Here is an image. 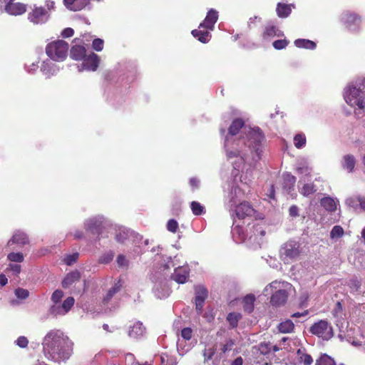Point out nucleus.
<instances>
[{"mask_svg": "<svg viewBox=\"0 0 365 365\" xmlns=\"http://www.w3.org/2000/svg\"><path fill=\"white\" fill-rule=\"evenodd\" d=\"M43 349L45 356L52 361H66L73 352V343L61 330L48 331L43 338Z\"/></svg>", "mask_w": 365, "mask_h": 365, "instance_id": "f257e3e1", "label": "nucleus"}, {"mask_svg": "<svg viewBox=\"0 0 365 365\" xmlns=\"http://www.w3.org/2000/svg\"><path fill=\"white\" fill-rule=\"evenodd\" d=\"M86 41H89L86 35L82 36V38H77L74 39L75 45L71 50V56L72 58L76 61H81L78 68L79 71H90L91 69V54H86V49L84 46H88V43H86Z\"/></svg>", "mask_w": 365, "mask_h": 365, "instance_id": "f03ea898", "label": "nucleus"}, {"mask_svg": "<svg viewBox=\"0 0 365 365\" xmlns=\"http://www.w3.org/2000/svg\"><path fill=\"white\" fill-rule=\"evenodd\" d=\"M289 284L274 281L268 284L264 292L271 293L270 304L273 307H281L286 304L288 298L287 287Z\"/></svg>", "mask_w": 365, "mask_h": 365, "instance_id": "7ed1b4c3", "label": "nucleus"}, {"mask_svg": "<svg viewBox=\"0 0 365 365\" xmlns=\"http://www.w3.org/2000/svg\"><path fill=\"white\" fill-rule=\"evenodd\" d=\"M264 140V135L258 127L249 128L246 135V141L243 143L246 145L252 153H255L256 158L253 159L256 161L262 159V142Z\"/></svg>", "mask_w": 365, "mask_h": 365, "instance_id": "20e7f679", "label": "nucleus"}, {"mask_svg": "<svg viewBox=\"0 0 365 365\" xmlns=\"http://www.w3.org/2000/svg\"><path fill=\"white\" fill-rule=\"evenodd\" d=\"M68 44L63 40L53 41L46 46V54L53 61H63L68 53Z\"/></svg>", "mask_w": 365, "mask_h": 365, "instance_id": "39448f33", "label": "nucleus"}, {"mask_svg": "<svg viewBox=\"0 0 365 365\" xmlns=\"http://www.w3.org/2000/svg\"><path fill=\"white\" fill-rule=\"evenodd\" d=\"M299 245L294 241H288L282 245L279 250L280 258L284 263L296 259L300 255Z\"/></svg>", "mask_w": 365, "mask_h": 365, "instance_id": "423d86ee", "label": "nucleus"}, {"mask_svg": "<svg viewBox=\"0 0 365 365\" xmlns=\"http://www.w3.org/2000/svg\"><path fill=\"white\" fill-rule=\"evenodd\" d=\"M365 95L362 93L360 86L359 88L350 86L345 94V99L348 104L351 106H357L361 109L365 108Z\"/></svg>", "mask_w": 365, "mask_h": 365, "instance_id": "0eeeda50", "label": "nucleus"}, {"mask_svg": "<svg viewBox=\"0 0 365 365\" xmlns=\"http://www.w3.org/2000/svg\"><path fill=\"white\" fill-rule=\"evenodd\" d=\"M309 331L324 340L330 339L334 335L332 327L327 320H319L314 323L309 328Z\"/></svg>", "mask_w": 365, "mask_h": 365, "instance_id": "6e6552de", "label": "nucleus"}, {"mask_svg": "<svg viewBox=\"0 0 365 365\" xmlns=\"http://www.w3.org/2000/svg\"><path fill=\"white\" fill-rule=\"evenodd\" d=\"M74 302L73 297H68L62 303L60 302L56 304H53L50 308V312L54 316H63L73 307Z\"/></svg>", "mask_w": 365, "mask_h": 365, "instance_id": "1a4fd4ad", "label": "nucleus"}, {"mask_svg": "<svg viewBox=\"0 0 365 365\" xmlns=\"http://www.w3.org/2000/svg\"><path fill=\"white\" fill-rule=\"evenodd\" d=\"M195 308H196L197 314H200L202 311L205 301L207 298L208 291L205 287L200 286V285L195 287Z\"/></svg>", "mask_w": 365, "mask_h": 365, "instance_id": "9d476101", "label": "nucleus"}, {"mask_svg": "<svg viewBox=\"0 0 365 365\" xmlns=\"http://www.w3.org/2000/svg\"><path fill=\"white\" fill-rule=\"evenodd\" d=\"M29 21L35 24H43L48 19L46 10L42 7H35L28 16Z\"/></svg>", "mask_w": 365, "mask_h": 365, "instance_id": "9b49d317", "label": "nucleus"}, {"mask_svg": "<svg viewBox=\"0 0 365 365\" xmlns=\"http://www.w3.org/2000/svg\"><path fill=\"white\" fill-rule=\"evenodd\" d=\"M235 212L238 219L242 220L247 217L252 216L255 210L249 202H243L236 206Z\"/></svg>", "mask_w": 365, "mask_h": 365, "instance_id": "f8f14e48", "label": "nucleus"}, {"mask_svg": "<svg viewBox=\"0 0 365 365\" xmlns=\"http://www.w3.org/2000/svg\"><path fill=\"white\" fill-rule=\"evenodd\" d=\"M217 19L218 12L214 9H210L204 21L200 24V29H207L212 31Z\"/></svg>", "mask_w": 365, "mask_h": 365, "instance_id": "ddd939ff", "label": "nucleus"}, {"mask_svg": "<svg viewBox=\"0 0 365 365\" xmlns=\"http://www.w3.org/2000/svg\"><path fill=\"white\" fill-rule=\"evenodd\" d=\"M108 226L107 220L103 216H96L93 219V236L96 234L99 238L101 235H103L104 230Z\"/></svg>", "mask_w": 365, "mask_h": 365, "instance_id": "4468645a", "label": "nucleus"}, {"mask_svg": "<svg viewBox=\"0 0 365 365\" xmlns=\"http://www.w3.org/2000/svg\"><path fill=\"white\" fill-rule=\"evenodd\" d=\"M90 0H63L65 6L73 11H77L83 9L88 5Z\"/></svg>", "mask_w": 365, "mask_h": 365, "instance_id": "2eb2a0df", "label": "nucleus"}, {"mask_svg": "<svg viewBox=\"0 0 365 365\" xmlns=\"http://www.w3.org/2000/svg\"><path fill=\"white\" fill-rule=\"evenodd\" d=\"M189 277V270L187 267H179L172 274V279L179 284H183Z\"/></svg>", "mask_w": 365, "mask_h": 365, "instance_id": "dca6fc26", "label": "nucleus"}, {"mask_svg": "<svg viewBox=\"0 0 365 365\" xmlns=\"http://www.w3.org/2000/svg\"><path fill=\"white\" fill-rule=\"evenodd\" d=\"M210 31V29H200L199 26L197 29L192 30L191 33L192 35L199 41L205 43H207L211 38Z\"/></svg>", "mask_w": 365, "mask_h": 365, "instance_id": "f3484780", "label": "nucleus"}, {"mask_svg": "<svg viewBox=\"0 0 365 365\" xmlns=\"http://www.w3.org/2000/svg\"><path fill=\"white\" fill-rule=\"evenodd\" d=\"M6 11L11 15H21L26 11V6L20 3H8L5 7Z\"/></svg>", "mask_w": 365, "mask_h": 365, "instance_id": "a211bd4d", "label": "nucleus"}, {"mask_svg": "<svg viewBox=\"0 0 365 365\" xmlns=\"http://www.w3.org/2000/svg\"><path fill=\"white\" fill-rule=\"evenodd\" d=\"M29 243V238L24 232L16 231L12 238L8 242V245L16 244L19 246H24Z\"/></svg>", "mask_w": 365, "mask_h": 365, "instance_id": "6ab92c4d", "label": "nucleus"}, {"mask_svg": "<svg viewBox=\"0 0 365 365\" xmlns=\"http://www.w3.org/2000/svg\"><path fill=\"white\" fill-rule=\"evenodd\" d=\"M145 330V328L143 323L136 322L132 327H130L128 336L134 339H138L143 335Z\"/></svg>", "mask_w": 365, "mask_h": 365, "instance_id": "aec40b11", "label": "nucleus"}, {"mask_svg": "<svg viewBox=\"0 0 365 365\" xmlns=\"http://www.w3.org/2000/svg\"><path fill=\"white\" fill-rule=\"evenodd\" d=\"M296 182V178L290 173H286L283 175V188L288 193L294 190V187Z\"/></svg>", "mask_w": 365, "mask_h": 365, "instance_id": "412c9836", "label": "nucleus"}, {"mask_svg": "<svg viewBox=\"0 0 365 365\" xmlns=\"http://www.w3.org/2000/svg\"><path fill=\"white\" fill-rule=\"evenodd\" d=\"M80 273L78 271H73L68 273L62 281V286L63 288H68L72 285L75 282L80 279Z\"/></svg>", "mask_w": 365, "mask_h": 365, "instance_id": "4be33fe9", "label": "nucleus"}, {"mask_svg": "<svg viewBox=\"0 0 365 365\" xmlns=\"http://www.w3.org/2000/svg\"><path fill=\"white\" fill-rule=\"evenodd\" d=\"M245 125V121L242 118L235 119L228 128V133L231 135H237Z\"/></svg>", "mask_w": 365, "mask_h": 365, "instance_id": "5701e85b", "label": "nucleus"}, {"mask_svg": "<svg viewBox=\"0 0 365 365\" xmlns=\"http://www.w3.org/2000/svg\"><path fill=\"white\" fill-rule=\"evenodd\" d=\"M295 46L300 48L310 49L314 50L317 47V44L315 42L304 38H298L296 39L294 42Z\"/></svg>", "mask_w": 365, "mask_h": 365, "instance_id": "b1692460", "label": "nucleus"}, {"mask_svg": "<svg viewBox=\"0 0 365 365\" xmlns=\"http://www.w3.org/2000/svg\"><path fill=\"white\" fill-rule=\"evenodd\" d=\"M276 12L279 18H287L292 12L291 5L278 3L276 8Z\"/></svg>", "mask_w": 365, "mask_h": 365, "instance_id": "393cba45", "label": "nucleus"}, {"mask_svg": "<svg viewBox=\"0 0 365 365\" xmlns=\"http://www.w3.org/2000/svg\"><path fill=\"white\" fill-rule=\"evenodd\" d=\"M255 297L254 294H247L243 299V309L247 313H251L254 310Z\"/></svg>", "mask_w": 365, "mask_h": 365, "instance_id": "a878e982", "label": "nucleus"}, {"mask_svg": "<svg viewBox=\"0 0 365 365\" xmlns=\"http://www.w3.org/2000/svg\"><path fill=\"white\" fill-rule=\"evenodd\" d=\"M41 71L43 73L46 78H50L51 76L55 74L57 69L55 68V65L51 61H45L43 63Z\"/></svg>", "mask_w": 365, "mask_h": 365, "instance_id": "bb28decb", "label": "nucleus"}, {"mask_svg": "<svg viewBox=\"0 0 365 365\" xmlns=\"http://www.w3.org/2000/svg\"><path fill=\"white\" fill-rule=\"evenodd\" d=\"M321 205L327 211L334 212L336 210L334 200L330 197H325L321 200Z\"/></svg>", "mask_w": 365, "mask_h": 365, "instance_id": "cd10ccee", "label": "nucleus"}, {"mask_svg": "<svg viewBox=\"0 0 365 365\" xmlns=\"http://www.w3.org/2000/svg\"><path fill=\"white\" fill-rule=\"evenodd\" d=\"M356 160L352 155H346L344 156L343 167L349 172H352L354 169Z\"/></svg>", "mask_w": 365, "mask_h": 365, "instance_id": "c85d7f7f", "label": "nucleus"}, {"mask_svg": "<svg viewBox=\"0 0 365 365\" xmlns=\"http://www.w3.org/2000/svg\"><path fill=\"white\" fill-rule=\"evenodd\" d=\"M277 328L279 331L281 333H290L294 330V325L292 320L287 319L281 322L278 325Z\"/></svg>", "mask_w": 365, "mask_h": 365, "instance_id": "c756f323", "label": "nucleus"}, {"mask_svg": "<svg viewBox=\"0 0 365 365\" xmlns=\"http://www.w3.org/2000/svg\"><path fill=\"white\" fill-rule=\"evenodd\" d=\"M226 155L229 159L233 158H240L242 162L243 163L246 159V154L242 150L238 149L230 150L229 148H227Z\"/></svg>", "mask_w": 365, "mask_h": 365, "instance_id": "7c9ffc66", "label": "nucleus"}, {"mask_svg": "<svg viewBox=\"0 0 365 365\" xmlns=\"http://www.w3.org/2000/svg\"><path fill=\"white\" fill-rule=\"evenodd\" d=\"M242 318L240 313L231 312L227 317V321L229 322L230 327L232 329L236 328L238 325L239 320Z\"/></svg>", "mask_w": 365, "mask_h": 365, "instance_id": "2f4dec72", "label": "nucleus"}, {"mask_svg": "<svg viewBox=\"0 0 365 365\" xmlns=\"http://www.w3.org/2000/svg\"><path fill=\"white\" fill-rule=\"evenodd\" d=\"M278 31L279 30L275 26H267L262 34V38L267 39L275 36H279L280 34L277 33Z\"/></svg>", "mask_w": 365, "mask_h": 365, "instance_id": "473e14b6", "label": "nucleus"}, {"mask_svg": "<svg viewBox=\"0 0 365 365\" xmlns=\"http://www.w3.org/2000/svg\"><path fill=\"white\" fill-rule=\"evenodd\" d=\"M120 287L121 285L119 283H117L112 288H110L103 298V303L107 304L113 298V297L120 290Z\"/></svg>", "mask_w": 365, "mask_h": 365, "instance_id": "72a5a7b5", "label": "nucleus"}, {"mask_svg": "<svg viewBox=\"0 0 365 365\" xmlns=\"http://www.w3.org/2000/svg\"><path fill=\"white\" fill-rule=\"evenodd\" d=\"M343 19L346 26H351V24L360 21V17L356 14L347 13L344 15Z\"/></svg>", "mask_w": 365, "mask_h": 365, "instance_id": "f704fd0d", "label": "nucleus"}, {"mask_svg": "<svg viewBox=\"0 0 365 365\" xmlns=\"http://www.w3.org/2000/svg\"><path fill=\"white\" fill-rule=\"evenodd\" d=\"M317 190L314 183H307L303 185L301 189L300 193L304 196H309Z\"/></svg>", "mask_w": 365, "mask_h": 365, "instance_id": "c9c22d12", "label": "nucleus"}, {"mask_svg": "<svg viewBox=\"0 0 365 365\" xmlns=\"http://www.w3.org/2000/svg\"><path fill=\"white\" fill-rule=\"evenodd\" d=\"M190 208L195 215H201L205 212V207L197 201L190 203Z\"/></svg>", "mask_w": 365, "mask_h": 365, "instance_id": "e433bc0d", "label": "nucleus"}, {"mask_svg": "<svg viewBox=\"0 0 365 365\" xmlns=\"http://www.w3.org/2000/svg\"><path fill=\"white\" fill-rule=\"evenodd\" d=\"M306 137L304 134L299 133L294 137V146L298 149L303 148L306 145Z\"/></svg>", "mask_w": 365, "mask_h": 365, "instance_id": "4c0bfd02", "label": "nucleus"}, {"mask_svg": "<svg viewBox=\"0 0 365 365\" xmlns=\"http://www.w3.org/2000/svg\"><path fill=\"white\" fill-rule=\"evenodd\" d=\"M315 365H334V361L329 356L323 354L316 361Z\"/></svg>", "mask_w": 365, "mask_h": 365, "instance_id": "58836bf2", "label": "nucleus"}, {"mask_svg": "<svg viewBox=\"0 0 365 365\" xmlns=\"http://www.w3.org/2000/svg\"><path fill=\"white\" fill-rule=\"evenodd\" d=\"M297 354L299 356V361L303 363L304 365H311L312 364L313 359L309 354L302 353L300 349L297 351Z\"/></svg>", "mask_w": 365, "mask_h": 365, "instance_id": "ea45409f", "label": "nucleus"}, {"mask_svg": "<svg viewBox=\"0 0 365 365\" xmlns=\"http://www.w3.org/2000/svg\"><path fill=\"white\" fill-rule=\"evenodd\" d=\"M114 255L115 253L113 251H109L102 255L98 259V262L101 264H108L113 260Z\"/></svg>", "mask_w": 365, "mask_h": 365, "instance_id": "a19ab883", "label": "nucleus"}, {"mask_svg": "<svg viewBox=\"0 0 365 365\" xmlns=\"http://www.w3.org/2000/svg\"><path fill=\"white\" fill-rule=\"evenodd\" d=\"M7 258L14 262H21L24 259V257L21 252H11L8 255Z\"/></svg>", "mask_w": 365, "mask_h": 365, "instance_id": "79ce46f5", "label": "nucleus"}, {"mask_svg": "<svg viewBox=\"0 0 365 365\" xmlns=\"http://www.w3.org/2000/svg\"><path fill=\"white\" fill-rule=\"evenodd\" d=\"M344 235V230L339 225H335L330 233V236L331 238H338L342 237Z\"/></svg>", "mask_w": 365, "mask_h": 365, "instance_id": "37998d69", "label": "nucleus"}, {"mask_svg": "<svg viewBox=\"0 0 365 365\" xmlns=\"http://www.w3.org/2000/svg\"><path fill=\"white\" fill-rule=\"evenodd\" d=\"M63 291L60 289H57L53 292V293L51 295V301L53 302V304H56L58 302H61L62 298L63 297Z\"/></svg>", "mask_w": 365, "mask_h": 365, "instance_id": "c03bdc74", "label": "nucleus"}, {"mask_svg": "<svg viewBox=\"0 0 365 365\" xmlns=\"http://www.w3.org/2000/svg\"><path fill=\"white\" fill-rule=\"evenodd\" d=\"M216 348L215 346L209 349H205L203 351L204 361H208L212 359L215 354Z\"/></svg>", "mask_w": 365, "mask_h": 365, "instance_id": "a18cd8bd", "label": "nucleus"}, {"mask_svg": "<svg viewBox=\"0 0 365 365\" xmlns=\"http://www.w3.org/2000/svg\"><path fill=\"white\" fill-rule=\"evenodd\" d=\"M289 44V41L287 39L276 40L273 42L272 46L277 50H281L286 48Z\"/></svg>", "mask_w": 365, "mask_h": 365, "instance_id": "49530a36", "label": "nucleus"}, {"mask_svg": "<svg viewBox=\"0 0 365 365\" xmlns=\"http://www.w3.org/2000/svg\"><path fill=\"white\" fill-rule=\"evenodd\" d=\"M15 295L18 299H25L29 295V292L23 288H17L15 289Z\"/></svg>", "mask_w": 365, "mask_h": 365, "instance_id": "de8ad7c7", "label": "nucleus"}, {"mask_svg": "<svg viewBox=\"0 0 365 365\" xmlns=\"http://www.w3.org/2000/svg\"><path fill=\"white\" fill-rule=\"evenodd\" d=\"M166 227L169 232L175 233L178 229V223L175 220L171 219L168 220Z\"/></svg>", "mask_w": 365, "mask_h": 365, "instance_id": "09e8293b", "label": "nucleus"}, {"mask_svg": "<svg viewBox=\"0 0 365 365\" xmlns=\"http://www.w3.org/2000/svg\"><path fill=\"white\" fill-rule=\"evenodd\" d=\"M116 262L118 267H126L128 268L129 265L128 260L126 259L125 257L123 255H118L116 259Z\"/></svg>", "mask_w": 365, "mask_h": 365, "instance_id": "8fccbe9b", "label": "nucleus"}, {"mask_svg": "<svg viewBox=\"0 0 365 365\" xmlns=\"http://www.w3.org/2000/svg\"><path fill=\"white\" fill-rule=\"evenodd\" d=\"M78 258V253H73L72 255H66L64 257L63 261L67 265H71L77 261Z\"/></svg>", "mask_w": 365, "mask_h": 365, "instance_id": "3c124183", "label": "nucleus"}, {"mask_svg": "<svg viewBox=\"0 0 365 365\" xmlns=\"http://www.w3.org/2000/svg\"><path fill=\"white\" fill-rule=\"evenodd\" d=\"M235 345L234 340L230 339H228L225 344H221L220 350L222 353H225L228 351H230L233 346Z\"/></svg>", "mask_w": 365, "mask_h": 365, "instance_id": "603ef678", "label": "nucleus"}, {"mask_svg": "<svg viewBox=\"0 0 365 365\" xmlns=\"http://www.w3.org/2000/svg\"><path fill=\"white\" fill-rule=\"evenodd\" d=\"M104 41L101 38H95L93 40V49L96 51H101L103 48Z\"/></svg>", "mask_w": 365, "mask_h": 365, "instance_id": "864d4df0", "label": "nucleus"}, {"mask_svg": "<svg viewBox=\"0 0 365 365\" xmlns=\"http://www.w3.org/2000/svg\"><path fill=\"white\" fill-rule=\"evenodd\" d=\"M15 343L17 346L21 348H25L27 346L29 341L26 337L21 336H19L16 341Z\"/></svg>", "mask_w": 365, "mask_h": 365, "instance_id": "5fc2aeb1", "label": "nucleus"}, {"mask_svg": "<svg viewBox=\"0 0 365 365\" xmlns=\"http://www.w3.org/2000/svg\"><path fill=\"white\" fill-rule=\"evenodd\" d=\"M192 329L189 327H186L182 329L181 336L185 340H190L192 337Z\"/></svg>", "mask_w": 365, "mask_h": 365, "instance_id": "6e6d98bb", "label": "nucleus"}, {"mask_svg": "<svg viewBox=\"0 0 365 365\" xmlns=\"http://www.w3.org/2000/svg\"><path fill=\"white\" fill-rule=\"evenodd\" d=\"M8 269L14 272L15 274H19L21 272V267L17 264H10Z\"/></svg>", "mask_w": 365, "mask_h": 365, "instance_id": "4d7b16f0", "label": "nucleus"}, {"mask_svg": "<svg viewBox=\"0 0 365 365\" xmlns=\"http://www.w3.org/2000/svg\"><path fill=\"white\" fill-rule=\"evenodd\" d=\"M100 62H101L100 57L97 54L93 53V71H95L97 70Z\"/></svg>", "mask_w": 365, "mask_h": 365, "instance_id": "13d9d810", "label": "nucleus"}, {"mask_svg": "<svg viewBox=\"0 0 365 365\" xmlns=\"http://www.w3.org/2000/svg\"><path fill=\"white\" fill-rule=\"evenodd\" d=\"M289 215L292 217L299 216V208L297 205H292L289 209Z\"/></svg>", "mask_w": 365, "mask_h": 365, "instance_id": "bf43d9fd", "label": "nucleus"}, {"mask_svg": "<svg viewBox=\"0 0 365 365\" xmlns=\"http://www.w3.org/2000/svg\"><path fill=\"white\" fill-rule=\"evenodd\" d=\"M73 34H74V31H73V29L66 28L63 30L61 35L64 38H68V37L72 36L73 35Z\"/></svg>", "mask_w": 365, "mask_h": 365, "instance_id": "052dcab7", "label": "nucleus"}, {"mask_svg": "<svg viewBox=\"0 0 365 365\" xmlns=\"http://www.w3.org/2000/svg\"><path fill=\"white\" fill-rule=\"evenodd\" d=\"M361 286V282L357 279H351L349 282L350 288L357 291Z\"/></svg>", "mask_w": 365, "mask_h": 365, "instance_id": "680f3d73", "label": "nucleus"}, {"mask_svg": "<svg viewBox=\"0 0 365 365\" xmlns=\"http://www.w3.org/2000/svg\"><path fill=\"white\" fill-rule=\"evenodd\" d=\"M190 185L193 189H197L199 187V180L196 178H191L189 181Z\"/></svg>", "mask_w": 365, "mask_h": 365, "instance_id": "e2e57ef3", "label": "nucleus"}, {"mask_svg": "<svg viewBox=\"0 0 365 365\" xmlns=\"http://www.w3.org/2000/svg\"><path fill=\"white\" fill-rule=\"evenodd\" d=\"M259 350L262 354H266L269 352V345L267 344L262 343L259 345Z\"/></svg>", "mask_w": 365, "mask_h": 365, "instance_id": "0e129e2a", "label": "nucleus"}, {"mask_svg": "<svg viewBox=\"0 0 365 365\" xmlns=\"http://www.w3.org/2000/svg\"><path fill=\"white\" fill-rule=\"evenodd\" d=\"M126 237L125 236V233L122 234L121 232H119L115 235V240L118 242L123 243Z\"/></svg>", "mask_w": 365, "mask_h": 365, "instance_id": "69168bd1", "label": "nucleus"}, {"mask_svg": "<svg viewBox=\"0 0 365 365\" xmlns=\"http://www.w3.org/2000/svg\"><path fill=\"white\" fill-rule=\"evenodd\" d=\"M357 201L359 202L361 208L365 210V197H358Z\"/></svg>", "mask_w": 365, "mask_h": 365, "instance_id": "338daca9", "label": "nucleus"}, {"mask_svg": "<svg viewBox=\"0 0 365 365\" xmlns=\"http://www.w3.org/2000/svg\"><path fill=\"white\" fill-rule=\"evenodd\" d=\"M243 359L241 356L237 357L231 364V365H242Z\"/></svg>", "mask_w": 365, "mask_h": 365, "instance_id": "774afa93", "label": "nucleus"}]
</instances>
